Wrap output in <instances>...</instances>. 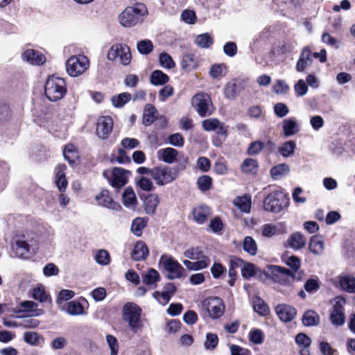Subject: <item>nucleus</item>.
I'll return each instance as SVG.
<instances>
[{
  "mask_svg": "<svg viewBox=\"0 0 355 355\" xmlns=\"http://www.w3.org/2000/svg\"><path fill=\"white\" fill-rule=\"evenodd\" d=\"M148 15L146 6L137 3L132 6L126 7L117 17L119 23L125 28H132L141 24Z\"/></svg>",
  "mask_w": 355,
  "mask_h": 355,
  "instance_id": "f257e3e1",
  "label": "nucleus"
},
{
  "mask_svg": "<svg viewBox=\"0 0 355 355\" xmlns=\"http://www.w3.org/2000/svg\"><path fill=\"white\" fill-rule=\"evenodd\" d=\"M268 271L260 272L259 278L265 281L270 276L273 282L282 285L290 284L295 278V274L291 270L275 265L268 266Z\"/></svg>",
  "mask_w": 355,
  "mask_h": 355,
  "instance_id": "f03ea898",
  "label": "nucleus"
},
{
  "mask_svg": "<svg viewBox=\"0 0 355 355\" xmlns=\"http://www.w3.org/2000/svg\"><path fill=\"white\" fill-rule=\"evenodd\" d=\"M67 92L65 80L54 76H49L46 81L44 93L50 101H56L64 97Z\"/></svg>",
  "mask_w": 355,
  "mask_h": 355,
  "instance_id": "7ed1b4c3",
  "label": "nucleus"
},
{
  "mask_svg": "<svg viewBox=\"0 0 355 355\" xmlns=\"http://www.w3.org/2000/svg\"><path fill=\"white\" fill-rule=\"evenodd\" d=\"M159 265L168 272L166 278L170 280L180 279L186 275L184 268L171 255L162 254Z\"/></svg>",
  "mask_w": 355,
  "mask_h": 355,
  "instance_id": "20e7f679",
  "label": "nucleus"
},
{
  "mask_svg": "<svg viewBox=\"0 0 355 355\" xmlns=\"http://www.w3.org/2000/svg\"><path fill=\"white\" fill-rule=\"evenodd\" d=\"M123 319L129 324L134 333L141 330L143 325L141 321V309L136 304L128 302L123 306Z\"/></svg>",
  "mask_w": 355,
  "mask_h": 355,
  "instance_id": "39448f33",
  "label": "nucleus"
},
{
  "mask_svg": "<svg viewBox=\"0 0 355 355\" xmlns=\"http://www.w3.org/2000/svg\"><path fill=\"white\" fill-rule=\"evenodd\" d=\"M288 199L281 191L270 193L264 199L263 206L266 211L279 213L288 205Z\"/></svg>",
  "mask_w": 355,
  "mask_h": 355,
  "instance_id": "423d86ee",
  "label": "nucleus"
},
{
  "mask_svg": "<svg viewBox=\"0 0 355 355\" xmlns=\"http://www.w3.org/2000/svg\"><path fill=\"white\" fill-rule=\"evenodd\" d=\"M179 172L178 168L166 166L154 167L152 178L158 186L169 184L177 179Z\"/></svg>",
  "mask_w": 355,
  "mask_h": 355,
  "instance_id": "0eeeda50",
  "label": "nucleus"
},
{
  "mask_svg": "<svg viewBox=\"0 0 355 355\" xmlns=\"http://www.w3.org/2000/svg\"><path fill=\"white\" fill-rule=\"evenodd\" d=\"M202 310L205 316L216 320L220 318L225 312V305L221 298L210 297L202 304Z\"/></svg>",
  "mask_w": 355,
  "mask_h": 355,
  "instance_id": "6e6552de",
  "label": "nucleus"
},
{
  "mask_svg": "<svg viewBox=\"0 0 355 355\" xmlns=\"http://www.w3.org/2000/svg\"><path fill=\"white\" fill-rule=\"evenodd\" d=\"M89 66V59L83 55L70 57L66 62L67 73L72 77H77L83 74Z\"/></svg>",
  "mask_w": 355,
  "mask_h": 355,
  "instance_id": "1a4fd4ad",
  "label": "nucleus"
},
{
  "mask_svg": "<svg viewBox=\"0 0 355 355\" xmlns=\"http://www.w3.org/2000/svg\"><path fill=\"white\" fill-rule=\"evenodd\" d=\"M191 104L201 117L209 116L214 111L210 96L204 92H200L193 96Z\"/></svg>",
  "mask_w": 355,
  "mask_h": 355,
  "instance_id": "9d476101",
  "label": "nucleus"
},
{
  "mask_svg": "<svg viewBox=\"0 0 355 355\" xmlns=\"http://www.w3.org/2000/svg\"><path fill=\"white\" fill-rule=\"evenodd\" d=\"M112 51H114V58L123 66L128 65L132 60V54L130 47L125 44H115L112 45Z\"/></svg>",
  "mask_w": 355,
  "mask_h": 355,
  "instance_id": "9b49d317",
  "label": "nucleus"
},
{
  "mask_svg": "<svg viewBox=\"0 0 355 355\" xmlns=\"http://www.w3.org/2000/svg\"><path fill=\"white\" fill-rule=\"evenodd\" d=\"M345 303V300L341 297L335 298V303L333 306V310L330 315V319L334 325L340 326L343 324L345 322V315L343 313V305Z\"/></svg>",
  "mask_w": 355,
  "mask_h": 355,
  "instance_id": "f8f14e48",
  "label": "nucleus"
},
{
  "mask_svg": "<svg viewBox=\"0 0 355 355\" xmlns=\"http://www.w3.org/2000/svg\"><path fill=\"white\" fill-rule=\"evenodd\" d=\"M130 171L122 168H112V187L121 188L125 186L129 180Z\"/></svg>",
  "mask_w": 355,
  "mask_h": 355,
  "instance_id": "ddd939ff",
  "label": "nucleus"
},
{
  "mask_svg": "<svg viewBox=\"0 0 355 355\" xmlns=\"http://www.w3.org/2000/svg\"><path fill=\"white\" fill-rule=\"evenodd\" d=\"M96 132L97 136L102 139H107L111 132V117L101 116L96 123Z\"/></svg>",
  "mask_w": 355,
  "mask_h": 355,
  "instance_id": "4468645a",
  "label": "nucleus"
},
{
  "mask_svg": "<svg viewBox=\"0 0 355 355\" xmlns=\"http://www.w3.org/2000/svg\"><path fill=\"white\" fill-rule=\"evenodd\" d=\"M275 312L279 319L284 322L293 320L297 313L294 307L285 304L277 305L275 307Z\"/></svg>",
  "mask_w": 355,
  "mask_h": 355,
  "instance_id": "2eb2a0df",
  "label": "nucleus"
},
{
  "mask_svg": "<svg viewBox=\"0 0 355 355\" xmlns=\"http://www.w3.org/2000/svg\"><path fill=\"white\" fill-rule=\"evenodd\" d=\"M313 62V55L311 51L308 47H304L300 53V58L297 62L295 69L298 72H303L310 67Z\"/></svg>",
  "mask_w": 355,
  "mask_h": 355,
  "instance_id": "dca6fc26",
  "label": "nucleus"
},
{
  "mask_svg": "<svg viewBox=\"0 0 355 355\" xmlns=\"http://www.w3.org/2000/svg\"><path fill=\"white\" fill-rule=\"evenodd\" d=\"M240 80L233 79L228 82L224 87L225 96L228 99H234L243 89Z\"/></svg>",
  "mask_w": 355,
  "mask_h": 355,
  "instance_id": "f3484780",
  "label": "nucleus"
},
{
  "mask_svg": "<svg viewBox=\"0 0 355 355\" xmlns=\"http://www.w3.org/2000/svg\"><path fill=\"white\" fill-rule=\"evenodd\" d=\"M149 254V250L146 244L142 241H137L131 253V257L135 261H144Z\"/></svg>",
  "mask_w": 355,
  "mask_h": 355,
  "instance_id": "a211bd4d",
  "label": "nucleus"
},
{
  "mask_svg": "<svg viewBox=\"0 0 355 355\" xmlns=\"http://www.w3.org/2000/svg\"><path fill=\"white\" fill-rule=\"evenodd\" d=\"M24 60L31 64L40 65L45 62L46 58L40 52L34 49H28L22 55Z\"/></svg>",
  "mask_w": 355,
  "mask_h": 355,
  "instance_id": "6ab92c4d",
  "label": "nucleus"
},
{
  "mask_svg": "<svg viewBox=\"0 0 355 355\" xmlns=\"http://www.w3.org/2000/svg\"><path fill=\"white\" fill-rule=\"evenodd\" d=\"M178 151L173 148H161L157 151V157L159 159L167 164H173L178 159Z\"/></svg>",
  "mask_w": 355,
  "mask_h": 355,
  "instance_id": "aec40b11",
  "label": "nucleus"
},
{
  "mask_svg": "<svg viewBox=\"0 0 355 355\" xmlns=\"http://www.w3.org/2000/svg\"><path fill=\"white\" fill-rule=\"evenodd\" d=\"M67 166L64 164H59L55 168V183L61 192L65 191L68 184L64 172Z\"/></svg>",
  "mask_w": 355,
  "mask_h": 355,
  "instance_id": "412c9836",
  "label": "nucleus"
},
{
  "mask_svg": "<svg viewBox=\"0 0 355 355\" xmlns=\"http://www.w3.org/2000/svg\"><path fill=\"white\" fill-rule=\"evenodd\" d=\"M295 342L300 348V355H310L309 347L311 340L308 336L300 333L295 336Z\"/></svg>",
  "mask_w": 355,
  "mask_h": 355,
  "instance_id": "4be33fe9",
  "label": "nucleus"
},
{
  "mask_svg": "<svg viewBox=\"0 0 355 355\" xmlns=\"http://www.w3.org/2000/svg\"><path fill=\"white\" fill-rule=\"evenodd\" d=\"M282 128L286 137L294 135L300 130V125L294 117L284 119L282 121Z\"/></svg>",
  "mask_w": 355,
  "mask_h": 355,
  "instance_id": "5701e85b",
  "label": "nucleus"
},
{
  "mask_svg": "<svg viewBox=\"0 0 355 355\" xmlns=\"http://www.w3.org/2000/svg\"><path fill=\"white\" fill-rule=\"evenodd\" d=\"M143 283L146 285L156 287L157 282L161 279L160 275L157 270L154 268H149L141 275Z\"/></svg>",
  "mask_w": 355,
  "mask_h": 355,
  "instance_id": "b1692460",
  "label": "nucleus"
},
{
  "mask_svg": "<svg viewBox=\"0 0 355 355\" xmlns=\"http://www.w3.org/2000/svg\"><path fill=\"white\" fill-rule=\"evenodd\" d=\"M64 310L67 313L72 316L86 314L83 304L76 300L67 302L64 307Z\"/></svg>",
  "mask_w": 355,
  "mask_h": 355,
  "instance_id": "393cba45",
  "label": "nucleus"
},
{
  "mask_svg": "<svg viewBox=\"0 0 355 355\" xmlns=\"http://www.w3.org/2000/svg\"><path fill=\"white\" fill-rule=\"evenodd\" d=\"M184 256L192 260H205L207 261V267L210 264V259L205 255L204 252L198 247L191 248L184 251Z\"/></svg>",
  "mask_w": 355,
  "mask_h": 355,
  "instance_id": "a878e982",
  "label": "nucleus"
},
{
  "mask_svg": "<svg viewBox=\"0 0 355 355\" xmlns=\"http://www.w3.org/2000/svg\"><path fill=\"white\" fill-rule=\"evenodd\" d=\"M288 245L293 250H300L306 245V239L300 232L293 233L287 240Z\"/></svg>",
  "mask_w": 355,
  "mask_h": 355,
  "instance_id": "bb28decb",
  "label": "nucleus"
},
{
  "mask_svg": "<svg viewBox=\"0 0 355 355\" xmlns=\"http://www.w3.org/2000/svg\"><path fill=\"white\" fill-rule=\"evenodd\" d=\"M13 250L16 256L20 258L26 259L31 254L30 245L23 240H17L15 245L13 246Z\"/></svg>",
  "mask_w": 355,
  "mask_h": 355,
  "instance_id": "cd10ccee",
  "label": "nucleus"
},
{
  "mask_svg": "<svg viewBox=\"0 0 355 355\" xmlns=\"http://www.w3.org/2000/svg\"><path fill=\"white\" fill-rule=\"evenodd\" d=\"M156 118V108L152 104H146L143 114V124L146 126H148L155 121Z\"/></svg>",
  "mask_w": 355,
  "mask_h": 355,
  "instance_id": "c85d7f7f",
  "label": "nucleus"
},
{
  "mask_svg": "<svg viewBox=\"0 0 355 355\" xmlns=\"http://www.w3.org/2000/svg\"><path fill=\"white\" fill-rule=\"evenodd\" d=\"M266 146L271 149L274 146V144L271 141H268L266 144L261 141H255L249 145L247 153L249 155H256L260 153Z\"/></svg>",
  "mask_w": 355,
  "mask_h": 355,
  "instance_id": "c756f323",
  "label": "nucleus"
},
{
  "mask_svg": "<svg viewBox=\"0 0 355 355\" xmlns=\"http://www.w3.org/2000/svg\"><path fill=\"white\" fill-rule=\"evenodd\" d=\"M159 202V199L157 194L148 195L144 202L146 212L148 214H154Z\"/></svg>",
  "mask_w": 355,
  "mask_h": 355,
  "instance_id": "7c9ffc66",
  "label": "nucleus"
},
{
  "mask_svg": "<svg viewBox=\"0 0 355 355\" xmlns=\"http://www.w3.org/2000/svg\"><path fill=\"white\" fill-rule=\"evenodd\" d=\"M309 248L313 254L315 255L321 254L324 250V243L321 237L318 235L311 236Z\"/></svg>",
  "mask_w": 355,
  "mask_h": 355,
  "instance_id": "2f4dec72",
  "label": "nucleus"
},
{
  "mask_svg": "<svg viewBox=\"0 0 355 355\" xmlns=\"http://www.w3.org/2000/svg\"><path fill=\"white\" fill-rule=\"evenodd\" d=\"M150 81L155 86L164 85L169 81V77L160 70H155L150 74Z\"/></svg>",
  "mask_w": 355,
  "mask_h": 355,
  "instance_id": "473e14b6",
  "label": "nucleus"
},
{
  "mask_svg": "<svg viewBox=\"0 0 355 355\" xmlns=\"http://www.w3.org/2000/svg\"><path fill=\"white\" fill-rule=\"evenodd\" d=\"M193 214L194 220L202 224L207 220L210 214L209 208L205 205L199 206L193 209Z\"/></svg>",
  "mask_w": 355,
  "mask_h": 355,
  "instance_id": "72a5a7b5",
  "label": "nucleus"
},
{
  "mask_svg": "<svg viewBox=\"0 0 355 355\" xmlns=\"http://www.w3.org/2000/svg\"><path fill=\"white\" fill-rule=\"evenodd\" d=\"M123 205L128 208L134 207L137 204V197L132 187L125 189L122 194Z\"/></svg>",
  "mask_w": 355,
  "mask_h": 355,
  "instance_id": "f704fd0d",
  "label": "nucleus"
},
{
  "mask_svg": "<svg viewBox=\"0 0 355 355\" xmlns=\"http://www.w3.org/2000/svg\"><path fill=\"white\" fill-rule=\"evenodd\" d=\"M253 309L254 311L261 315H267L270 313V309L265 301L259 296L253 297Z\"/></svg>",
  "mask_w": 355,
  "mask_h": 355,
  "instance_id": "c9c22d12",
  "label": "nucleus"
},
{
  "mask_svg": "<svg viewBox=\"0 0 355 355\" xmlns=\"http://www.w3.org/2000/svg\"><path fill=\"white\" fill-rule=\"evenodd\" d=\"M148 219L147 218H136L132 222L131 231L137 236H141L143 230L146 227Z\"/></svg>",
  "mask_w": 355,
  "mask_h": 355,
  "instance_id": "e433bc0d",
  "label": "nucleus"
},
{
  "mask_svg": "<svg viewBox=\"0 0 355 355\" xmlns=\"http://www.w3.org/2000/svg\"><path fill=\"white\" fill-rule=\"evenodd\" d=\"M341 288L346 292L355 293V277L351 275H345L340 277L339 281Z\"/></svg>",
  "mask_w": 355,
  "mask_h": 355,
  "instance_id": "4c0bfd02",
  "label": "nucleus"
},
{
  "mask_svg": "<svg viewBox=\"0 0 355 355\" xmlns=\"http://www.w3.org/2000/svg\"><path fill=\"white\" fill-rule=\"evenodd\" d=\"M302 321L306 327L315 326L319 324L320 317L315 311L309 310L304 313Z\"/></svg>",
  "mask_w": 355,
  "mask_h": 355,
  "instance_id": "58836bf2",
  "label": "nucleus"
},
{
  "mask_svg": "<svg viewBox=\"0 0 355 355\" xmlns=\"http://www.w3.org/2000/svg\"><path fill=\"white\" fill-rule=\"evenodd\" d=\"M198 66V59L192 53L184 55L182 60V67L187 71L194 69Z\"/></svg>",
  "mask_w": 355,
  "mask_h": 355,
  "instance_id": "ea45409f",
  "label": "nucleus"
},
{
  "mask_svg": "<svg viewBox=\"0 0 355 355\" xmlns=\"http://www.w3.org/2000/svg\"><path fill=\"white\" fill-rule=\"evenodd\" d=\"M24 340L31 345L38 346L43 343L44 338L37 332L26 331L24 334Z\"/></svg>",
  "mask_w": 355,
  "mask_h": 355,
  "instance_id": "a19ab883",
  "label": "nucleus"
},
{
  "mask_svg": "<svg viewBox=\"0 0 355 355\" xmlns=\"http://www.w3.org/2000/svg\"><path fill=\"white\" fill-rule=\"evenodd\" d=\"M95 200L99 206L110 209L111 207V196L107 189H103L97 194Z\"/></svg>",
  "mask_w": 355,
  "mask_h": 355,
  "instance_id": "79ce46f5",
  "label": "nucleus"
},
{
  "mask_svg": "<svg viewBox=\"0 0 355 355\" xmlns=\"http://www.w3.org/2000/svg\"><path fill=\"white\" fill-rule=\"evenodd\" d=\"M23 311L30 312L33 315L38 316L44 313L42 309H37V304L33 301H24L20 304Z\"/></svg>",
  "mask_w": 355,
  "mask_h": 355,
  "instance_id": "37998d69",
  "label": "nucleus"
},
{
  "mask_svg": "<svg viewBox=\"0 0 355 355\" xmlns=\"http://www.w3.org/2000/svg\"><path fill=\"white\" fill-rule=\"evenodd\" d=\"M289 172V166L286 164H280L271 168L270 173L272 179L277 180Z\"/></svg>",
  "mask_w": 355,
  "mask_h": 355,
  "instance_id": "c03bdc74",
  "label": "nucleus"
},
{
  "mask_svg": "<svg viewBox=\"0 0 355 355\" xmlns=\"http://www.w3.org/2000/svg\"><path fill=\"white\" fill-rule=\"evenodd\" d=\"M132 98V95L128 92H123L119 95L112 96V105L115 107L121 108L128 103Z\"/></svg>",
  "mask_w": 355,
  "mask_h": 355,
  "instance_id": "a18cd8bd",
  "label": "nucleus"
},
{
  "mask_svg": "<svg viewBox=\"0 0 355 355\" xmlns=\"http://www.w3.org/2000/svg\"><path fill=\"white\" fill-rule=\"evenodd\" d=\"M63 155L64 159L67 160L71 166L76 164V159L78 158V153L73 145H67L64 147L63 150Z\"/></svg>",
  "mask_w": 355,
  "mask_h": 355,
  "instance_id": "49530a36",
  "label": "nucleus"
},
{
  "mask_svg": "<svg viewBox=\"0 0 355 355\" xmlns=\"http://www.w3.org/2000/svg\"><path fill=\"white\" fill-rule=\"evenodd\" d=\"M214 40L209 33L198 35L195 40V43L200 48L207 49L213 44Z\"/></svg>",
  "mask_w": 355,
  "mask_h": 355,
  "instance_id": "de8ad7c7",
  "label": "nucleus"
},
{
  "mask_svg": "<svg viewBox=\"0 0 355 355\" xmlns=\"http://www.w3.org/2000/svg\"><path fill=\"white\" fill-rule=\"evenodd\" d=\"M234 204L243 212L249 213L250 211L251 201L247 196L237 197L234 200Z\"/></svg>",
  "mask_w": 355,
  "mask_h": 355,
  "instance_id": "09e8293b",
  "label": "nucleus"
},
{
  "mask_svg": "<svg viewBox=\"0 0 355 355\" xmlns=\"http://www.w3.org/2000/svg\"><path fill=\"white\" fill-rule=\"evenodd\" d=\"M243 250L250 255H255L257 252V245L255 240L251 236H245L243 242Z\"/></svg>",
  "mask_w": 355,
  "mask_h": 355,
  "instance_id": "8fccbe9b",
  "label": "nucleus"
},
{
  "mask_svg": "<svg viewBox=\"0 0 355 355\" xmlns=\"http://www.w3.org/2000/svg\"><path fill=\"white\" fill-rule=\"evenodd\" d=\"M296 144L293 141H288L279 148V152L284 157H288L293 155Z\"/></svg>",
  "mask_w": 355,
  "mask_h": 355,
  "instance_id": "3c124183",
  "label": "nucleus"
},
{
  "mask_svg": "<svg viewBox=\"0 0 355 355\" xmlns=\"http://www.w3.org/2000/svg\"><path fill=\"white\" fill-rule=\"evenodd\" d=\"M258 168V162L252 158L244 159L241 164V170L246 173H254Z\"/></svg>",
  "mask_w": 355,
  "mask_h": 355,
  "instance_id": "603ef678",
  "label": "nucleus"
},
{
  "mask_svg": "<svg viewBox=\"0 0 355 355\" xmlns=\"http://www.w3.org/2000/svg\"><path fill=\"white\" fill-rule=\"evenodd\" d=\"M32 297L40 302H51L49 296L46 293V291L42 286H38L33 289Z\"/></svg>",
  "mask_w": 355,
  "mask_h": 355,
  "instance_id": "864d4df0",
  "label": "nucleus"
},
{
  "mask_svg": "<svg viewBox=\"0 0 355 355\" xmlns=\"http://www.w3.org/2000/svg\"><path fill=\"white\" fill-rule=\"evenodd\" d=\"M137 48L140 54L148 55L153 51V44L150 40H143L137 42Z\"/></svg>",
  "mask_w": 355,
  "mask_h": 355,
  "instance_id": "5fc2aeb1",
  "label": "nucleus"
},
{
  "mask_svg": "<svg viewBox=\"0 0 355 355\" xmlns=\"http://www.w3.org/2000/svg\"><path fill=\"white\" fill-rule=\"evenodd\" d=\"M182 263L189 270H200L207 268V261L205 260H199L192 262L186 259L184 260Z\"/></svg>",
  "mask_w": 355,
  "mask_h": 355,
  "instance_id": "6e6d98bb",
  "label": "nucleus"
},
{
  "mask_svg": "<svg viewBox=\"0 0 355 355\" xmlns=\"http://www.w3.org/2000/svg\"><path fill=\"white\" fill-rule=\"evenodd\" d=\"M260 272L261 271L257 270L256 266L254 264L250 263L244 262V265L241 268L242 276L246 279L250 278L251 277L257 275V272L260 273Z\"/></svg>",
  "mask_w": 355,
  "mask_h": 355,
  "instance_id": "4d7b16f0",
  "label": "nucleus"
},
{
  "mask_svg": "<svg viewBox=\"0 0 355 355\" xmlns=\"http://www.w3.org/2000/svg\"><path fill=\"white\" fill-rule=\"evenodd\" d=\"M218 344V336L213 333H207L204 343V347L207 350L214 349Z\"/></svg>",
  "mask_w": 355,
  "mask_h": 355,
  "instance_id": "13d9d810",
  "label": "nucleus"
},
{
  "mask_svg": "<svg viewBox=\"0 0 355 355\" xmlns=\"http://www.w3.org/2000/svg\"><path fill=\"white\" fill-rule=\"evenodd\" d=\"M292 49L293 47L291 45L286 43H284L274 47L271 51V53L273 56L278 57L291 52Z\"/></svg>",
  "mask_w": 355,
  "mask_h": 355,
  "instance_id": "bf43d9fd",
  "label": "nucleus"
},
{
  "mask_svg": "<svg viewBox=\"0 0 355 355\" xmlns=\"http://www.w3.org/2000/svg\"><path fill=\"white\" fill-rule=\"evenodd\" d=\"M137 186L145 191H151L155 189L153 182L146 177L141 176L137 180Z\"/></svg>",
  "mask_w": 355,
  "mask_h": 355,
  "instance_id": "052dcab7",
  "label": "nucleus"
},
{
  "mask_svg": "<svg viewBox=\"0 0 355 355\" xmlns=\"http://www.w3.org/2000/svg\"><path fill=\"white\" fill-rule=\"evenodd\" d=\"M197 184L200 190L206 191L210 189L212 184V179L208 175H202L198 178Z\"/></svg>",
  "mask_w": 355,
  "mask_h": 355,
  "instance_id": "680f3d73",
  "label": "nucleus"
},
{
  "mask_svg": "<svg viewBox=\"0 0 355 355\" xmlns=\"http://www.w3.org/2000/svg\"><path fill=\"white\" fill-rule=\"evenodd\" d=\"M159 62L160 65L164 68L172 69L175 67V62L171 56L166 53H160Z\"/></svg>",
  "mask_w": 355,
  "mask_h": 355,
  "instance_id": "e2e57ef3",
  "label": "nucleus"
},
{
  "mask_svg": "<svg viewBox=\"0 0 355 355\" xmlns=\"http://www.w3.org/2000/svg\"><path fill=\"white\" fill-rule=\"evenodd\" d=\"M39 324V320L32 317H25L18 326L24 329H35L37 327Z\"/></svg>",
  "mask_w": 355,
  "mask_h": 355,
  "instance_id": "0e129e2a",
  "label": "nucleus"
},
{
  "mask_svg": "<svg viewBox=\"0 0 355 355\" xmlns=\"http://www.w3.org/2000/svg\"><path fill=\"white\" fill-rule=\"evenodd\" d=\"M294 91L297 96H304L308 91V87L303 79H300L294 85Z\"/></svg>",
  "mask_w": 355,
  "mask_h": 355,
  "instance_id": "69168bd1",
  "label": "nucleus"
},
{
  "mask_svg": "<svg viewBox=\"0 0 355 355\" xmlns=\"http://www.w3.org/2000/svg\"><path fill=\"white\" fill-rule=\"evenodd\" d=\"M210 270L214 279H219L226 272V268L220 263H214Z\"/></svg>",
  "mask_w": 355,
  "mask_h": 355,
  "instance_id": "338daca9",
  "label": "nucleus"
},
{
  "mask_svg": "<svg viewBox=\"0 0 355 355\" xmlns=\"http://www.w3.org/2000/svg\"><path fill=\"white\" fill-rule=\"evenodd\" d=\"M249 338L252 343L259 345L263 341V334L261 330L254 329L250 331Z\"/></svg>",
  "mask_w": 355,
  "mask_h": 355,
  "instance_id": "774afa93",
  "label": "nucleus"
}]
</instances>
